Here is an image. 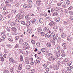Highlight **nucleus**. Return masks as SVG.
Instances as JSON below:
<instances>
[{
  "mask_svg": "<svg viewBox=\"0 0 73 73\" xmlns=\"http://www.w3.org/2000/svg\"><path fill=\"white\" fill-rule=\"evenodd\" d=\"M27 32L29 33H32V29L31 27H28L27 29Z\"/></svg>",
  "mask_w": 73,
  "mask_h": 73,
  "instance_id": "1",
  "label": "nucleus"
},
{
  "mask_svg": "<svg viewBox=\"0 0 73 73\" xmlns=\"http://www.w3.org/2000/svg\"><path fill=\"white\" fill-rule=\"evenodd\" d=\"M56 59V57H54L51 56L50 58L48 59L49 61H54V60H55Z\"/></svg>",
  "mask_w": 73,
  "mask_h": 73,
  "instance_id": "2",
  "label": "nucleus"
},
{
  "mask_svg": "<svg viewBox=\"0 0 73 73\" xmlns=\"http://www.w3.org/2000/svg\"><path fill=\"white\" fill-rule=\"evenodd\" d=\"M9 60L10 61H11V62H13V63H15V62H16L15 60H14L13 58H12V57L9 58Z\"/></svg>",
  "mask_w": 73,
  "mask_h": 73,
  "instance_id": "3",
  "label": "nucleus"
},
{
  "mask_svg": "<svg viewBox=\"0 0 73 73\" xmlns=\"http://www.w3.org/2000/svg\"><path fill=\"white\" fill-rule=\"evenodd\" d=\"M36 4L39 6L41 5V1L40 0H37L36 1Z\"/></svg>",
  "mask_w": 73,
  "mask_h": 73,
  "instance_id": "4",
  "label": "nucleus"
},
{
  "mask_svg": "<svg viewBox=\"0 0 73 73\" xmlns=\"http://www.w3.org/2000/svg\"><path fill=\"white\" fill-rule=\"evenodd\" d=\"M49 28L47 27H45L43 28V31L44 32H48L49 31Z\"/></svg>",
  "mask_w": 73,
  "mask_h": 73,
  "instance_id": "5",
  "label": "nucleus"
},
{
  "mask_svg": "<svg viewBox=\"0 0 73 73\" xmlns=\"http://www.w3.org/2000/svg\"><path fill=\"white\" fill-rule=\"evenodd\" d=\"M25 61L26 62V64H29V58L28 57H26L25 58Z\"/></svg>",
  "mask_w": 73,
  "mask_h": 73,
  "instance_id": "6",
  "label": "nucleus"
},
{
  "mask_svg": "<svg viewBox=\"0 0 73 73\" xmlns=\"http://www.w3.org/2000/svg\"><path fill=\"white\" fill-rule=\"evenodd\" d=\"M66 36V33L65 32H64L61 35V37L63 38H64Z\"/></svg>",
  "mask_w": 73,
  "mask_h": 73,
  "instance_id": "7",
  "label": "nucleus"
},
{
  "mask_svg": "<svg viewBox=\"0 0 73 73\" xmlns=\"http://www.w3.org/2000/svg\"><path fill=\"white\" fill-rule=\"evenodd\" d=\"M46 45L47 47H50L51 46V43L49 42H47Z\"/></svg>",
  "mask_w": 73,
  "mask_h": 73,
  "instance_id": "8",
  "label": "nucleus"
},
{
  "mask_svg": "<svg viewBox=\"0 0 73 73\" xmlns=\"http://www.w3.org/2000/svg\"><path fill=\"white\" fill-rule=\"evenodd\" d=\"M55 24V23L53 21H51L49 23V25L50 26H53Z\"/></svg>",
  "mask_w": 73,
  "mask_h": 73,
  "instance_id": "9",
  "label": "nucleus"
},
{
  "mask_svg": "<svg viewBox=\"0 0 73 73\" xmlns=\"http://www.w3.org/2000/svg\"><path fill=\"white\" fill-rule=\"evenodd\" d=\"M23 67V66H22V64H19V66L18 67V69L19 70H21V69H22V68Z\"/></svg>",
  "mask_w": 73,
  "mask_h": 73,
  "instance_id": "10",
  "label": "nucleus"
},
{
  "mask_svg": "<svg viewBox=\"0 0 73 73\" xmlns=\"http://www.w3.org/2000/svg\"><path fill=\"white\" fill-rule=\"evenodd\" d=\"M67 40L68 41H71L72 40V37L70 36H68L67 37Z\"/></svg>",
  "mask_w": 73,
  "mask_h": 73,
  "instance_id": "11",
  "label": "nucleus"
},
{
  "mask_svg": "<svg viewBox=\"0 0 73 73\" xmlns=\"http://www.w3.org/2000/svg\"><path fill=\"white\" fill-rule=\"evenodd\" d=\"M54 20L56 22H59L60 21V18H55L54 19Z\"/></svg>",
  "mask_w": 73,
  "mask_h": 73,
  "instance_id": "12",
  "label": "nucleus"
},
{
  "mask_svg": "<svg viewBox=\"0 0 73 73\" xmlns=\"http://www.w3.org/2000/svg\"><path fill=\"white\" fill-rule=\"evenodd\" d=\"M39 22L40 24H42V23H43V22H44L43 19L41 18L40 19H39Z\"/></svg>",
  "mask_w": 73,
  "mask_h": 73,
  "instance_id": "13",
  "label": "nucleus"
},
{
  "mask_svg": "<svg viewBox=\"0 0 73 73\" xmlns=\"http://www.w3.org/2000/svg\"><path fill=\"white\" fill-rule=\"evenodd\" d=\"M28 45V43L27 42H25L23 44V48H25Z\"/></svg>",
  "mask_w": 73,
  "mask_h": 73,
  "instance_id": "14",
  "label": "nucleus"
},
{
  "mask_svg": "<svg viewBox=\"0 0 73 73\" xmlns=\"http://www.w3.org/2000/svg\"><path fill=\"white\" fill-rule=\"evenodd\" d=\"M55 36V33L54 32H52L50 36L51 37H53Z\"/></svg>",
  "mask_w": 73,
  "mask_h": 73,
  "instance_id": "15",
  "label": "nucleus"
},
{
  "mask_svg": "<svg viewBox=\"0 0 73 73\" xmlns=\"http://www.w3.org/2000/svg\"><path fill=\"white\" fill-rule=\"evenodd\" d=\"M26 68L27 69H29L31 68V65H27L26 66Z\"/></svg>",
  "mask_w": 73,
  "mask_h": 73,
  "instance_id": "16",
  "label": "nucleus"
},
{
  "mask_svg": "<svg viewBox=\"0 0 73 73\" xmlns=\"http://www.w3.org/2000/svg\"><path fill=\"white\" fill-rule=\"evenodd\" d=\"M53 29L55 31H57V29H58L57 26H54L53 27Z\"/></svg>",
  "mask_w": 73,
  "mask_h": 73,
  "instance_id": "17",
  "label": "nucleus"
},
{
  "mask_svg": "<svg viewBox=\"0 0 73 73\" xmlns=\"http://www.w3.org/2000/svg\"><path fill=\"white\" fill-rule=\"evenodd\" d=\"M51 3H52V1L51 0H47V4H50Z\"/></svg>",
  "mask_w": 73,
  "mask_h": 73,
  "instance_id": "18",
  "label": "nucleus"
},
{
  "mask_svg": "<svg viewBox=\"0 0 73 73\" xmlns=\"http://www.w3.org/2000/svg\"><path fill=\"white\" fill-rule=\"evenodd\" d=\"M20 60L21 61H23V56L21 55L20 56Z\"/></svg>",
  "mask_w": 73,
  "mask_h": 73,
  "instance_id": "19",
  "label": "nucleus"
},
{
  "mask_svg": "<svg viewBox=\"0 0 73 73\" xmlns=\"http://www.w3.org/2000/svg\"><path fill=\"white\" fill-rule=\"evenodd\" d=\"M22 13H19L16 16V18H17V17H19L20 15H21V14L22 15Z\"/></svg>",
  "mask_w": 73,
  "mask_h": 73,
  "instance_id": "20",
  "label": "nucleus"
},
{
  "mask_svg": "<svg viewBox=\"0 0 73 73\" xmlns=\"http://www.w3.org/2000/svg\"><path fill=\"white\" fill-rule=\"evenodd\" d=\"M67 69L68 70H71L73 69V67L72 66L68 67L67 68Z\"/></svg>",
  "mask_w": 73,
  "mask_h": 73,
  "instance_id": "21",
  "label": "nucleus"
},
{
  "mask_svg": "<svg viewBox=\"0 0 73 73\" xmlns=\"http://www.w3.org/2000/svg\"><path fill=\"white\" fill-rule=\"evenodd\" d=\"M11 29H12L13 31L14 32H16L17 31V29H16V28H15V27H12L11 28Z\"/></svg>",
  "mask_w": 73,
  "mask_h": 73,
  "instance_id": "22",
  "label": "nucleus"
},
{
  "mask_svg": "<svg viewBox=\"0 0 73 73\" xmlns=\"http://www.w3.org/2000/svg\"><path fill=\"white\" fill-rule=\"evenodd\" d=\"M53 69L54 70H58V68L56 66H54L53 67Z\"/></svg>",
  "mask_w": 73,
  "mask_h": 73,
  "instance_id": "23",
  "label": "nucleus"
},
{
  "mask_svg": "<svg viewBox=\"0 0 73 73\" xmlns=\"http://www.w3.org/2000/svg\"><path fill=\"white\" fill-rule=\"evenodd\" d=\"M41 31H42V29H38L37 32L39 33H40Z\"/></svg>",
  "mask_w": 73,
  "mask_h": 73,
  "instance_id": "24",
  "label": "nucleus"
},
{
  "mask_svg": "<svg viewBox=\"0 0 73 73\" xmlns=\"http://www.w3.org/2000/svg\"><path fill=\"white\" fill-rule=\"evenodd\" d=\"M19 43L21 44H23V39H20L19 40Z\"/></svg>",
  "mask_w": 73,
  "mask_h": 73,
  "instance_id": "25",
  "label": "nucleus"
},
{
  "mask_svg": "<svg viewBox=\"0 0 73 73\" xmlns=\"http://www.w3.org/2000/svg\"><path fill=\"white\" fill-rule=\"evenodd\" d=\"M71 64H72V61H69L68 62L67 65L68 66H70L71 65Z\"/></svg>",
  "mask_w": 73,
  "mask_h": 73,
  "instance_id": "26",
  "label": "nucleus"
},
{
  "mask_svg": "<svg viewBox=\"0 0 73 73\" xmlns=\"http://www.w3.org/2000/svg\"><path fill=\"white\" fill-rule=\"evenodd\" d=\"M31 41L32 42V43L33 44H35L36 42L35 41V40H34L33 39H32L31 40Z\"/></svg>",
  "mask_w": 73,
  "mask_h": 73,
  "instance_id": "27",
  "label": "nucleus"
},
{
  "mask_svg": "<svg viewBox=\"0 0 73 73\" xmlns=\"http://www.w3.org/2000/svg\"><path fill=\"white\" fill-rule=\"evenodd\" d=\"M41 50L43 52H45L46 50V49L45 48H43L41 49Z\"/></svg>",
  "mask_w": 73,
  "mask_h": 73,
  "instance_id": "28",
  "label": "nucleus"
},
{
  "mask_svg": "<svg viewBox=\"0 0 73 73\" xmlns=\"http://www.w3.org/2000/svg\"><path fill=\"white\" fill-rule=\"evenodd\" d=\"M62 73H66L67 71L65 69H63L62 70Z\"/></svg>",
  "mask_w": 73,
  "mask_h": 73,
  "instance_id": "29",
  "label": "nucleus"
},
{
  "mask_svg": "<svg viewBox=\"0 0 73 73\" xmlns=\"http://www.w3.org/2000/svg\"><path fill=\"white\" fill-rule=\"evenodd\" d=\"M36 45L37 46L39 47L40 46V43L39 42H37L36 43Z\"/></svg>",
  "mask_w": 73,
  "mask_h": 73,
  "instance_id": "30",
  "label": "nucleus"
},
{
  "mask_svg": "<svg viewBox=\"0 0 73 73\" xmlns=\"http://www.w3.org/2000/svg\"><path fill=\"white\" fill-rule=\"evenodd\" d=\"M57 15H58V13L56 12H54L52 15V16H57Z\"/></svg>",
  "mask_w": 73,
  "mask_h": 73,
  "instance_id": "31",
  "label": "nucleus"
},
{
  "mask_svg": "<svg viewBox=\"0 0 73 73\" xmlns=\"http://www.w3.org/2000/svg\"><path fill=\"white\" fill-rule=\"evenodd\" d=\"M8 40L10 42H13V39L11 38H9L8 39Z\"/></svg>",
  "mask_w": 73,
  "mask_h": 73,
  "instance_id": "32",
  "label": "nucleus"
},
{
  "mask_svg": "<svg viewBox=\"0 0 73 73\" xmlns=\"http://www.w3.org/2000/svg\"><path fill=\"white\" fill-rule=\"evenodd\" d=\"M41 36H44L45 35V32L42 31L41 33Z\"/></svg>",
  "mask_w": 73,
  "mask_h": 73,
  "instance_id": "33",
  "label": "nucleus"
},
{
  "mask_svg": "<svg viewBox=\"0 0 73 73\" xmlns=\"http://www.w3.org/2000/svg\"><path fill=\"white\" fill-rule=\"evenodd\" d=\"M36 23V19H34L33 20L32 23L35 24Z\"/></svg>",
  "mask_w": 73,
  "mask_h": 73,
  "instance_id": "34",
  "label": "nucleus"
},
{
  "mask_svg": "<svg viewBox=\"0 0 73 73\" xmlns=\"http://www.w3.org/2000/svg\"><path fill=\"white\" fill-rule=\"evenodd\" d=\"M55 9L56 11H58V10H60V7H56L55 8Z\"/></svg>",
  "mask_w": 73,
  "mask_h": 73,
  "instance_id": "35",
  "label": "nucleus"
},
{
  "mask_svg": "<svg viewBox=\"0 0 73 73\" xmlns=\"http://www.w3.org/2000/svg\"><path fill=\"white\" fill-rule=\"evenodd\" d=\"M70 1L69 0H67L66 1V4L69 5L70 4Z\"/></svg>",
  "mask_w": 73,
  "mask_h": 73,
  "instance_id": "36",
  "label": "nucleus"
},
{
  "mask_svg": "<svg viewBox=\"0 0 73 73\" xmlns=\"http://www.w3.org/2000/svg\"><path fill=\"white\" fill-rule=\"evenodd\" d=\"M62 46H64V47H65V46H66V44H65L64 43H62Z\"/></svg>",
  "mask_w": 73,
  "mask_h": 73,
  "instance_id": "37",
  "label": "nucleus"
},
{
  "mask_svg": "<svg viewBox=\"0 0 73 73\" xmlns=\"http://www.w3.org/2000/svg\"><path fill=\"white\" fill-rule=\"evenodd\" d=\"M7 9V5H5L3 9V11H5Z\"/></svg>",
  "mask_w": 73,
  "mask_h": 73,
  "instance_id": "38",
  "label": "nucleus"
},
{
  "mask_svg": "<svg viewBox=\"0 0 73 73\" xmlns=\"http://www.w3.org/2000/svg\"><path fill=\"white\" fill-rule=\"evenodd\" d=\"M61 41V38L60 37H58V42H60V41Z\"/></svg>",
  "mask_w": 73,
  "mask_h": 73,
  "instance_id": "39",
  "label": "nucleus"
},
{
  "mask_svg": "<svg viewBox=\"0 0 73 73\" xmlns=\"http://www.w3.org/2000/svg\"><path fill=\"white\" fill-rule=\"evenodd\" d=\"M25 48V50H27H27H29V47L28 46H27L26 47H25V48Z\"/></svg>",
  "mask_w": 73,
  "mask_h": 73,
  "instance_id": "40",
  "label": "nucleus"
},
{
  "mask_svg": "<svg viewBox=\"0 0 73 73\" xmlns=\"http://www.w3.org/2000/svg\"><path fill=\"white\" fill-rule=\"evenodd\" d=\"M63 24L64 25L66 26L67 25V22L65 21H64L63 22Z\"/></svg>",
  "mask_w": 73,
  "mask_h": 73,
  "instance_id": "41",
  "label": "nucleus"
},
{
  "mask_svg": "<svg viewBox=\"0 0 73 73\" xmlns=\"http://www.w3.org/2000/svg\"><path fill=\"white\" fill-rule=\"evenodd\" d=\"M15 21L17 23H19V22L20 21V19H17L15 20Z\"/></svg>",
  "mask_w": 73,
  "mask_h": 73,
  "instance_id": "42",
  "label": "nucleus"
},
{
  "mask_svg": "<svg viewBox=\"0 0 73 73\" xmlns=\"http://www.w3.org/2000/svg\"><path fill=\"white\" fill-rule=\"evenodd\" d=\"M3 73H9V72L7 70H5Z\"/></svg>",
  "mask_w": 73,
  "mask_h": 73,
  "instance_id": "43",
  "label": "nucleus"
},
{
  "mask_svg": "<svg viewBox=\"0 0 73 73\" xmlns=\"http://www.w3.org/2000/svg\"><path fill=\"white\" fill-rule=\"evenodd\" d=\"M47 66H48V65H47L46 64H43V67L44 68H46Z\"/></svg>",
  "mask_w": 73,
  "mask_h": 73,
  "instance_id": "44",
  "label": "nucleus"
},
{
  "mask_svg": "<svg viewBox=\"0 0 73 73\" xmlns=\"http://www.w3.org/2000/svg\"><path fill=\"white\" fill-rule=\"evenodd\" d=\"M73 9V7L72 6H70V7L68 8L69 10H71Z\"/></svg>",
  "mask_w": 73,
  "mask_h": 73,
  "instance_id": "45",
  "label": "nucleus"
},
{
  "mask_svg": "<svg viewBox=\"0 0 73 73\" xmlns=\"http://www.w3.org/2000/svg\"><path fill=\"white\" fill-rule=\"evenodd\" d=\"M19 38V36H17L15 38V40H18Z\"/></svg>",
  "mask_w": 73,
  "mask_h": 73,
  "instance_id": "46",
  "label": "nucleus"
},
{
  "mask_svg": "<svg viewBox=\"0 0 73 73\" xmlns=\"http://www.w3.org/2000/svg\"><path fill=\"white\" fill-rule=\"evenodd\" d=\"M15 48H19V44H17L15 47Z\"/></svg>",
  "mask_w": 73,
  "mask_h": 73,
  "instance_id": "47",
  "label": "nucleus"
},
{
  "mask_svg": "<svg viewBox=\"0 0 73 73\" xmlns=\"http://www.w3.org/2000/svg\"><path fill=\"white\" fill-rule=\"evenodd\" d=\"M33 58H29V61H30V62H31L33 61Z\"/></svg>",
  "mask_w": 73,
  "mask_h": 73,
  "instance_id": "48",
  "label": "nucleus"
},
{
  "mask_svg": "<svg viewBox=\"0 0 73 73\" xmlns=\"http://www.w3.org/2000/svg\"><path fill=\"white\" fill-rule=\"evenodd\" d=\"M6 46L8 48H12V46L10 44H7Z\"/></svg>",
  "mask_w": 73,
  "mask_h": 73,
  "instance_id": "49",
  "label": "nucleus"
},
{
  "mask_svg": "<svg viewBox=\"0 0 73 73\" xmlns=\"http://www.w3.org/2000/svg\"><path fill=\"white\" fill-rule=\"evenodd\" d=\"M36 70L35 69H33L31 71V73H34L35 72Z\"/></svg>",
  "mask_w": 73,
  "mask_h": 73,
  "instance_id": "50",
  "label": "nucleus"
},
{
  "mask_svg": "<svg viewBox=\"0 0 73 73\" xmlns=\"http://www.w3.org/2000/svg\"><path fill=\"white\" fill-rule=\"evenodd\" d=\"M64 62H68V60L67 59L65 58L64 60Z\"/></svg>",
  "mask_w": 73,
  "mask_h": 73,
  "instance_id": "51",
  "label": "nucleus"
},
{
  "mask_svg": "<svg viewBox=\"0 0 73 73\" xmlns=\"http://www.w3.org/2000/svg\"><path fill=\"white\" fill-rule=\"evenodd\" d=\"M70 20L71 21H73V16H71L70 17Z\"/></svg>",
  "mask_w": 73,
  "mask_h": 73,
  "instance_id": "52",
  "label": "nucleus"
},
{
  "mask_svg": "<svg viewBox=\"0 0 73 73\" xmlns=\"http://www.w3.org/2000/svg\"><path fill=\"white\" fill-rule=\"evenodd\" d=\"M49 68L48 67H47L46 68V72H49Z\"/></svg>",
  "mask_w": 73,
  "mask_h": 73,
  "instance_id": "53",
  "label": "nucleus"
},
{
  "mask_svg": "<svg viewBox=\"0 0 73 73\" xmlns=\"http://www.w3.org/2000/svg\"><path fill=\"white\" fill-rule=\"evenodd\" d=\"M62 7L63 8H66V4L65 3L62 5Z\"/></svg>",
  "mask_w": 73,
  "mask_h": 73,
  "instance_id": "54",
  "label": "nucleus"
},
{
  "mask_svg": "<svg viewBox=\"0 0 73 73\" xmlns=\"http://www.w3.org/2000/svg\"><path fill=\"white\" fill-rule=\"evenodd\" d=\"M1 61H4V58L3 56L1 57Z\"/></svg>",
  "mask_w": 73,
  "mask_h": 73,
  "instance_id": "55",
  "label": "nucleus"
},
{
  "mask_svg": "<svg viewBox=\"0 0 73 73\" xmlns=\"http://www.w3.org/2000/svg\"><path fill=\"white\" fill-rule=\"evenodd\" d=\"M2 38H3L5 39L6 38V36H5V35L3 34V35Z\"/></svg>",
  "mask_w": 73,
  "mask_h": 73,
  "instance_id": "56",
  "label": "nucleus"
},
{
  "mask_svg": "<svg viewBox=\"0 0 73 73\" xmlns=\"http://www.w3.org/2000/svg\"><path fill=\"white\" fill-rule=\"evenodd\" d=\"M11 29L9 27H8L7 28V31H10Z\"/></svg>",
  "mask_w": 73,
  "mask_h": 73,
  "instance_id": "57",
  "label": "nucleus"
},
{
  "mask_svg": "<svg viewBox=\"0 0 73 73\" xmlns=\"http://www.w3.org/2000/svg\"><path fill=\"white\" fill-rule=\"evenodd\" d=\"M23 7L24 8H26L27 7V5H23Z\"/></svg>",
  "mask_w": 73,
  "mask_h": 73,
  "instance_id": "58",
  "label": "nucleus"
},
{
  "mask_svg": "<svg viewBox=\"0 0 73 73\" xmlns=\"http://www.w3.org/2000/svg\"><path fill=\"white\" fill-rule=\"evenodd\" d=\"M5 5H6V7H10L11 6V5H10V4H6Z\"/></svg>",
  "mask_w": 73,
  "mask_h": 73,
  "instance_id": "59",
  "label": "nucleus"
},
{
  "mask_svg": "<svg viewBox=\"0 0 73 73\" xmlns=\"http://www.w3.org/2000/svg\"><path fill=\"white\" fill-rule=\"evenodd\" d=\"M19 50L20 52L21 53H22V54H23V50H22V49H20Z\"/></svg>",
  "mask_w": 73,
  "mask_h": 73,
  "instance_id": "60",
  "label": "nucleus"
},
{
  "mask_svg": "<svg viewBox=\"0 0 73 73\" xmlns=\"http://www.w3.org/2000/svg\"><path fill=\"white\" fill-rule=\"evenodd\" d=\"M20 3H18L16 5V7H19L20 6Z\"/></svg>",
  "mask_w": 73,
  "mask_h": 73,
  "instance_id": "61",
  "label": "nucleus"
},
{
  "mask_svg": "<svg viewBox=\"0 0 73 73\" xmlns=\"http://www.w3.org/2000/svg\"><path fill=\"white\" fill-rule=\"evenodd\" d=\"M21 24H23V25H25L26 24H25V22L24 21H22L21 22Z\"/></svg>",
  "mask_w": 73,
  "mask_h": 73,
  "instance_id": "62",
  "label": "nucleus"
},
{
  "mask_svg": "<svg viewBox=\"0 0 73 73\" xmlns=\"http://www.w3.org/2000/svg\"><path fill=\"white\" fill-rule=\"evenodd\" d=\"M67 73H72V71L69 70H67Z\"/></svg>",
  "mask_w": 73,
  "mask_h": 73,
  "instance_id": "63",
  "label": "nucleus"
},
{
  "mask_svg": "<svg viewBox=\"0 0 73 73\" xmlns=\"http://www.w3.org/2000/svg\"><path fill=\"white\" fill-rule=\"evenodd\" d=\"M53 39L54 40L56 41V40H57V38L56 36H54L53 38Z\"/></svg>",
  "mask_w": 73,
  "mask_h": 73,
  "instance_id": "64",
  "label": "nucleus"
}]
</instances>
